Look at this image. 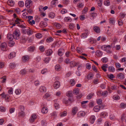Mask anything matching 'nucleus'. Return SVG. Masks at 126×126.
<instances>
[{"label": "nucleus", "mask_w": 126, "mask_h": 126, "mask_svg": "<svg viewBox=\"0 0 126 126\" xmlns=\"http://www.w3.org/2000/svg\"><path fill=\"white\" fill-rule=\"evenodd\" d=\"M112 47V45H104L102 47V48L104 51H106L109 54H110L112 53L111 50V47Z\"/></svg>", "instance_id": "f257e3e1"}, {"label": "nucleus", "mask_w": 126, "mask_h": 126, "mask_svg": "<svg viewBox=\"0 0 126 126\" xmlns=\"http://www.w3.org/2000/svg\"><path fill=\"white\" fill-rule=\"evenodd\" d=\"M13 38L15 40H17L20 37V31L18 29H16L14 31L13 34Z\"/></svg>", "instance_id": "f03ea898"}, {"label": "nucleus", "mask_w": 126, "mask_h": 126, "mask_svg": "<svg viewBox=\"0 0 126 126\" xmlns=\"http://www.w3.org/2000/svg\"><path fill=\"white\" fill-rule=\"evenodd\" d=\"M0 48L3 51L6 50L7 49V48L6 43L5 42H4L1 43L0 45Z\"/></svg>", "instance_id": "7ed1b4c3"}, {"label": "nucleus", "mask_w": 126, "mask_h": 126, "mask_svg": "<svg viewBox=\"0 0 126 126\" xmlns=\"http://www.w3.org/2000/svg\"><path fill=\"white\" fill-rule=\"evenodd\" d=\"M32 1L30 0H27L25 1V6L28 8H29L32 4Z\"/></svg>", "instance_id": "20e7f679"}, {"label": "nucleus", "mask_w": 126, "mask_h": 126, "mask_svg": "<svg viewBox=\"0 0 126 126\" xmlns=\"http://www.w3.org/2000/svg\"><path fill=\"white\" fill-rule=\"evenodd\" d=\"M60 85V82L57 81H55L53 85V87L55 89H57L59 88Z\"/></svg>", "instance_id": "39448f33"}, {"label": "nucleus", "mask_w": 126, "mask_h": 126, "mask_svg": "<svg viewBox=\"0 0 126 126\" xmlns=\"http://www.w3.org/2000/svg\"><path fill=\"white\" fill-rule=\"evenodd\" d=\"M13 21L14 22H12V24L13 26H15L16 25V24H20L19 23V18H17L16 19H13Z\"/></svg>", "instance_id": "423d86ee"}, {"label": "nucleus", "mask_w": 126, "mask_h": 126, "mask_svg": "<svg viewBox=\"0 0 126 126\" xmlns=\"http://www.w3.org/2000/svg\"><path fill=\"white\" fill-rule=\"evenodd\" d=\"M36 118V116L35 114L31 115L29 119L30 122L31 123L33 122Z\"/></svg>", "instance_id": "0eeeda50"}, {"label": "nucleus", "mask_w": 126, "mask_h": 126, "mask_svg": "<svg viewBox=\"0 0 126 126\" xmlns=\"http://www.w3.org/2000/svg\"><path fill=\"white\" fill-rule=\"evenodd\" d=\"M30 59L29 56V55H25L23 57L22 61L23 62H25L28 61Z\"/></svg>", "instance_id": "6e6552de"}, {"label": "nucleus", "mask_w": 126, "mask_h": 126, "mask_svg": "<svg viewBox=\"0 0 126 126\" xmlns=\"http://www.w3.org/2000/svg\"><path fill=\"white\" fill-rule=\"evenodd\" d=\"M78 110V109L77 107L73 108L72 109V114L73 115H74L77 113Z\"/></svg>", "instance_id": "1a4fd4ad"}, {"label": "nucleus", "mask_w": 126, "mask_h": 126, "mask_svg": "<svg viewBox=\"0 0 126 126\" xmlns=\"http://www.w3.org/2000/svg\"><path fill=\"white\" fill-rule=\"evenodd\" d=\"M23 30L24 32L26 31L27 34L29 35H31L32 34L33 32L32 30L29 27L27 29Z\"/></svg>", "instance_id": "9d476101"}, {"label": "nucleus", "mask_w": 126, "mask_h": 126, "mask_svg": "<svg viewBox=\"0 0 126 126\" xmlns=\"http://www.w3.org/2000/svg\"><path fill=\"white\" fill-rule=\"evenodd\" d=\"M93 29L94 31L97 33H99L100 32V28L98 26H94Z\"/></svg>", "instance_id": "9b49d317"}, {"label": "nucleus", "mask_w": 126, "mask_h": 126, "mask_svg": "<svg viewBox=\"0 0 126 126\" xmlns=\"http://www.w3.org/2000/svg\"><path fill=\"white\" fill-rule=\"evenodd\" d=\"M54 106L55 109H57L60 107L58 103V102L57 101V99H55L54 100Z\"/></svg>", "instance_id": "f8f14e48"}, {"label": "nucleus", "mask_w": 126, "mask_h": 126, "mask_svg": "<svg viewBox=\"0 0 126 126\" xmlns=\"http://www.w3.org/2000/svg\"><path fill=\"white\" fill-rule=\"evenodd\" d=\"M117 77L118 79L122 80L124 78V76L123 74L120 73L117 75Z\"/></svg>", "instance_id": "ddd939ff"}, {"label": "nucleus", "mask_w": 126, "mask_h": 126, "mask_svg": "<svg viewBox=\"0 0 126 126\" xmlns=\"http://www.w3.org/2000/svg\"><path fill=\"white\" fill-rule=\"evenodd\" d=\"M16 53L15 52H11L8 56V58L10 59L12 58L15 57Z\"/></svg>", "instance_id": "4468645a"}, {"label": "nucleus", "mask_w": 126, "mask_h": 126, "mask_svg": "<svg viewBox=\"0 0 126 126\" xmlns=\"http://www.w3.org/2000/svg\"><path fill=\"white\" fill-rule=\"evenodd\" d=\"M95 120V117L94 115H92L90 116L89 121L91 124H93Z\"/></svg>", "instance_id": "2eb2a0df"}, {"label": "nucleus", "mask_w": 126, "mask_h": 126, "mask_svg": "<svg viewBox=\"0 0 126 126\" xmlns=\"http://www.w3.org/2000/svg\"><path fill=\"white\" fill-rule=\"evenodd\" d=\"M96 55L98 57H101L103 55V52L99 50H97L95 52Z\"/></svg>", "instance_id": "dca6fc26"}, {"label": "nucleus", "mask_w": 126, "mask_h": 126, "mask_svg": "<svg viewBox=\"0 0 126 126\" xmlns=\"http://www.w3.org/2000/svg\"><path fill=\"white\" fill-rule=\"evenodd\" d=\"M47 23L44 21H42L40 23V26L41 27H45L47 26Z\"/></svg>", "instance_id": "f3484780"}, {"label": "nucleus", "mask_w": 126, "mask_h": 126, "mask_svg": "<svg viewBox=\"0 0 126 126\" xmlns=\"http://www.w3.org/2000/svg\"><path fill=\"white\" fill-rule=\"evenodd\" d=\"M48 111V109L47 107H45L42 108L41 112L43 113L46 114Z\"/></svg>", "instance_id": "a211bd4d"}, {"label": "nucleus", "mask_w": 126, "mask_h": 126, "mask_svg": "<svg viewBox=\"0 0 126 126\" xmlns=\"http://www.w3.org/2000/svg\"><path fill=\"white\" fill-rule=\"evenodd\" d=\"M100 109V107L99 106H96L94 107L93 109L95 112H97Z\"/></svg>", "instance_id": "6ab92c4d"}, {"label": "nucleus", "mask_w": 126, "mask_h": 126, "mask_svg": "<svg viewBox=\"0 0 126 126\" xmlns=\"http://www.w3.org/2000/svg\"><path fill=\"white\" fill-rule=\"evenodd\" d=\"M26 41V37L24 36H22L21 38L20 42L21 43L24 44Z\"/></svg>", "instance_id": "aec40b11"}, {"label": "nucleus", "mask_w": 126, "mask_h": 126, "mask_svg": "<svg viewBox=\"0 0 126 126\" xmlns=\"http://www.w3.org/2000/svg\"><path fill=\"white\" fill-rule=\"evenodd\" d=\"M93 76L94 75L93 73L92 72H90L87 75V78L88 79H90L93 77Z\"/></svg>", "instance_id": "412c9836"}, {"label": "nucleus", "mask_w": 126, "mask_h": 126, "mask_svg": "<svg viewBox=\"0 0 126 126\" xmlns=\"http://www.w3.org/2000/svg\"><path fill=\"white\" fill-rule=\"evenodd\" d=\"M52 52V51L51 49H49L46 51V54L47 56L50 55Z\"/></svg>", "instance_id": "4be33fe9"}, {"label": "nucleus", "mask_w": 126, "mask_h": 126, "mask_svg": "<svg viewBox=\"0 0 126 126\" xmlns=\"http://www.w3.org/2000/svg\"><path fill=\"white\" fill-rule=\"evenodd\" d=\"M58 54L60 56H62L64 53V50L60 49L58 51Z\"/></svg>", "instance_id": "5701e85b"}, {"label": "nucleus", "mask_w": 126, "mask_h": 126, "mask_svg": "<svg viewBox=\"0 0 126 126\" xmlns=\"http://www.w3.org/2000/svg\"><path fill=\"white\" fill-rule=\"evenodd\" d=\"M7 3L9 5L12 6L14 5L15 3L12 0H9L7 1Z\"/></svg>", "instance_id": "b1692460"}, {"label": "nucleus", "mask_w": 126, "mask_h": 126, "mask_svg": "<svg viewBox=\"0 0 126 126\" xmlns=\"http://www.w3.org/2000/svg\"><path fill=\"white\" fill-rule=\"evenodd\" d=\"M78 115L79 117H83L85 116V113L84 112L80 111L78 113Z\"/></svg>", "instance_id": "393cba45"}, {"label": "nucleus", "mask_w": 126, "mask_h": 126, "mask_svg": "<svg viewBox=\"0 0 126 126\" xmlns=\"http://www.w3.org/2000/svg\"><path fill=\"white\" fill-rule=\"evenodd\" d=\"M18 115L19 117H24L25 116L24 112L23 111H21L18 113Z\"/></svg>", "instance_id": "a878e982"}, {"label": "nucleus", "mask_w": 126, "mask_h": 126, "mask_svg": "<svg viewBox=\"0 0 126 126\" xmlns=\"http://www.w3.org/2000/svg\"><path fill=\"white\" fill-rule=\"evenodd\" d=\"M7 37L8 39L10 41L12 40L13 37V35L11 34H8L7 35Z\"/></svg>", "instance_id": "bb28decb"}, {"label": "nucleus", "mask_w": 126, "mask_h": 126, "mask_svg": "<svg viewBox=\"0 0 126 126\" xmlns=\"http://www.w3.org/2000/svg\"><path fill=\"white\" fill-rule=\"evenodd\" d=\"M107 64H103L101 67L102 69L104 71L106 72L107 71L106 68H107Z\"/></svg>", "instance_id": "cd10ccee"}, {"label": "nucleus", "mask_w": 126, "mask_h": 126, "mask_svg": "<svg viewBox=\"0 0 126 126\" xmlns=\"http://www.w3.org/2000/svg\"><path fill=\"white\" fill-rule=\"evenodd\" d=\"M40 91L41 92H45L46 90V88L44 86H41L39 89Z\"/></svg>", "instance_id": "c85d7f7f"}, {"label": "nucleus", "mask_w": 126, "mask_h": 126, "mask_svg": "<svg viewBox=\"0 0 126 126\" xmlns=\"http://www.w3.org/2000/svg\"><path fill=\"white\" fill-rule=\"evenodd\" d=\"M54 26L56 28L58 29H60L61 27L60 24L57 23H55L54 24Z\"/></svg>", "instance_id": "c756f323"}, {"label": "nucleus", "mask_w": 126, "mask_h": 126, "mask_svg": "<svg viewBox=\"0 0 126 126\" xmlns=\"http://www.w3.org/2000/svg\"><path fill=\"white\" fill-rule=\"evenodd\" d=\"M46 41L48 43H50L53 41V39L51 37H50L47 38Z\"/></svg>", "instance_id": "7c9ffc66"}, {"label": "nucleus", "mask_w": 126, "mask_h": 126, "mask_svg": "<svg viewBox=\"0 0 126 126\" xmlns=\"http://www.w3.org/2000/svg\"><path fill=\"white\" fill-rule=\"evenodd\" d=\"M16 66V65L14 63H11L9 65L10 68L11 69H14Z\"/></svg>", "instance_id": "2f4dec72"}, {"label": "nucleus", "mask_w": 126, "mask_h": 126, "mask_svg": "<svg viewBox=\"0 0 126 126\" xmlns=\"http://www.w3.org/2000/svg\"><path fill=\"white\" fill-rule=\"evenodd\" d=\"M79 90L77 88L74 89L73 90V94L75 95H77L79 93Z\"/></svg>", "instance_id": "473e14b6"}, {"label": "nucleus", "mask_w": 126, "mask_h": 126, "mask_svg": "<svg viewBox=\"0 0 126 126\" xmlns=\"http://www.w3.org/2000/svg\"><path fill=\"white\" fill-rule=\"evenodd\" d=\"M35 49V47L33 46H31L28 48V50L31 52L33 51Z\"/></svg>", "instance_id": "72a5a7b5"}, {"label": "nucleus", "mask_w": 126, "mask_h": 126, "mask_svg": "<svg viewBox=\"0 0 126 126\" xmlns=\"http://www.w3.org/2000/svg\"><path fill=\"white\" fill-rule=\"evenodd\" d=\"M108 94V92L107 91H104L101 93V96L105 97Z\"/></svg>", "instance_id": "f704fd0d"}, {"label": "nucleus", "mask_w": 126, "mask_h": 126, "mask_svg": "<svg viewBox=\"0 0 126 126\" xmlns=\"http://www.w3.org/2000/svg\"><path fill=\"white\" fill-rule=\"evenodd\" d=\"M64 19V20L67 22H70L72 20L71 18L69 17H65Z\"/></svg>", "instance_id": "c9c22d12"}, {"label": "nucleus", "mask_w": 126, "mask_h": 126, "mask_svg": "<svg viewBox=\"0 0 126 126\" xmlns=\"http://www.w3.org/2000/svg\"><path fill=\"white\" fill-rule=\"evenodd\" d=\"M115 20L113 18H111L109 19V22L110 23L114 25L115 22Z\"/></svg>", "instance_id": "e433bc0d"}, {"label": "nucleus", "mask_w": 126, "mask_h": 126, "mask_svg": "<svg viewBox=\"0 0 126 126\" xmlns=\"http://www.w3.org/2000/svg\"><path fill=\"white\" fill-rule=\"evenodd\" d=\"M5 100L6 102H9V99L10 98V96L8 94H7L5 95Z\"/></svg>", "instance_id": "4c0bfd02"}, {"label": "nucleus", "mask_w": 126, "mask_h": 126, "mask_svg": "<svg viewBox=\"0 0 126 126\" xmlns=\"http://www.w3.org/2000/svg\"><path fill=\"white\" fill-rule=\"evenodd\" d=\"M108 70L110 71L113 72L115 71V69L114 67L112 66H110L109 67Z\"/></svg>", "instance_id": "58836bf2"}, {"label": "nucleus", "mask_w": 126, "mask_h": 126, "mask_svg": "<svg viewBox=\"0 0 126 126\" xmlns=\"http://www.w3.org/2000/svg\"><path fill=\"white\" fill-rule=\"evenodd\" d=\"M72 92L71 91H68L66 93V95L69 97H71L72 96Z\"/></svg>", "instance_id": "ea45409f"}, {"label": "nucleus", "mask_w": 126, "mask_h": 126, "mask_svg": "<svg viewBox=\"0 0 126 126\" xmlns=\"http://www.w3.org/2000/svg\"><path fill=\"white\" fill-rule=\"evenodd\" d=\"M94 94L93 93H91L88 94L87 96V98L88 99H90L94 95Z\"/></svg>", "instance_id": "a19ab883"}, {"label": "nucleus", "mask_w": 126, "mask_h": 126, "mask_svg": "<svg viewBox=\"0 0 126 126\" xmlns=\"http://www.w3.org/2000/svg\"><path fill=\"white\" fill-rule=\"evenodd\" d=\"M101 60L102 62L103 63H107L108 61V58L106 57L102 58L101 59Z\"/></svg>", "instance_id": "79ce46f5"}, {"label": "nucleus", "mask_w": 126, "mask_h": 126, "mask_svg": "<svg viewBox=\"0 0 126 126\" xmlns=\"http://www.w3.org/2000/svg\"><path fill=\"white\" fill-rule=\"evenodd\" d=\"M104 4L107 6H109L110 5V2L109 0H106L104 2Z\"/></svg>", "instance_id": "37998d69"}, {"label": "nucleus", "mask_w": 126, "mask_h": 126, "mask_svg": "<svg viewBox=\"0 0 126 126\" xmlns=\"http://www.w3.org/2000/svg\"><path fill=\"white\" fill-rule=\"evenodd\" d=\"M75 83V81L74 79H71L70 81V84L72 86L74 85Z\"/></svg>", "instance_id": "c03bdc74"}, {"label": "nucleus", "mask_w": 126, "mask_h": 126, "mask_svg": "<svg viewBox=\"0 0 126 126\" xmlns=\"http://www.w3.org/2000/svg\"><path fill=\"white\" fill-rule=\"evenodd\" d=\"M20 74L22 75H24L26 74L27 73V71L25 69H23L21 70L20 71Z\"/></svg>", "instance_id": "a18cd8bd"}, {"label": "nucleus", "mask_w": 126, "mask_h": 126, "mask_svg": "<svg viewBox=\"0 0 126 126\" xmlns=\"http://www.w3.org/2000/svg\"><path fill=\"white\" fill-rule=\"evenodd\" d=\"M60 116L61 117H63V116H65L67 115V112L66 111H63L60 113Z\"/></svg>", "instance_id": "49530a36"}, {"label": "nucleus", "mask_w": 126, "mask_h": 126, "mask_svg": "<svg viewBox=\"0 0 126 126\" xmlns=\"http://www.w3.org/2000/svg\"><path fill=\"white\" fill-rule=\"evenodd\" d=\"M126 107V104L124 103H122L120 104V107L122 109H124Z\"/></svg>", "instance_id": "de8ad7c7"}, {"label": "nucleus", "mask_w": 126, "mask_h": 126, "mask_svg": "<svg viewBox=\"0 0 126 126\" xmlns=\"http://www.w3.org/2000/svg\"><path fill=\"white\" fill-rule=\"evenodd\" d=\"M69 26L70 29L73 30L74 27V25L73 23H71L69 24Z\"/></svg>", "instance_id": "09e8293b"}, {"label": "nucleus", "mask_w": 126, "mask_h": 126, "mask_svg": "<svg viewBox=\"0 0 126 126\" xmlns=\"http://www.w3.org/2000/svg\"><path fill=\"white\" fill-rule=\"evenodd\" d=\"M76 64L77 63L74 62H71L70 63V65L71 67L75 66Z\"/></svg>", "instance_id": "8fccbe9b"}, {"label": "nucleus", "mask_w": 126, "mask_h": 126, "mask_svg": "<svg viewBox=\"0 0 126 126\" xmlns=\"http://www.w3.org/2000/svg\"><path fill=\"white\" fill-rule=\"evenodd\" d=\"M88 8L87 7H85L82 11V13L85 14H86L88 11Z\"/></svg>", "instance_id": "3c124183"}, {"label": "nucleus", "mask_w": 126, "mask_h": 126, "mask_svg": "<svg viewBox=\"0 0 126 126\" xmlns=\"http://www.w3.org/2000/svg\"><path fill=\"white\" fill-rule=\"evenodd\" d=\"M49 16L51 18H53L55 16V14L53 13H50L49 14Z\"/></svg>", "instance_id": "603ef678"}, {"label": "nucleus", "mask_w": 126, "mask_h": 126, "mask_svg": "<svg viewBox=\"0 0 126 126\" xmlns=\"http://www.w3.org/2000/svg\"><path fill=\"white\" fill-rule=\"evenodd\" d=\"M35 36L38 38H40L42 37V35L41 33H39L36 34Z\"/></svg>", "instance_id": "864d4df0"}, {"label": "nucleus", "mask_w": 126, "mask_h": 126, "mask_svg": "<svg viewBox=\"0 0 126 126\" xmlns=\"http://www.w3.org/2000/svg\"><path fill=\"white\" fill-rule=\"evenodd\" d=\"M20 7H22L24 5V3L22 1H19L18 3Z\"/></svg>", "instance_id": "5fc2aeb1"}, {"label": "nucleus", "mask_w": 126, "mask_h": 126, "mask_svg": "<svg viewBox=\"0 0 126 126\" xmlns=\"http://www.w3.org/2000/svg\"><path fill=\"white\" fill-rule=\"evenodd\" d=\"M97 104L100 105L102 103V100L101 99H97L96 100Z\"/></svg>", "instance_id": "6e6d98bb"}, {"label": "nucleus", "mask_w": 126, "mask_h": 126, "mask_svg": "<svg viewBox=\"0 0 126 126\" xmlns=\"http://www.w3.org/2000/svg\"><path fill=\"white\" fill-rule=\"evenodd\" d=\"M87 36V34L86 33H82L81 35V37L83 39L86 38Z\"/></svg>", "instance_id": "4d7b16f0"}, {"label": "nucleus", "mask_w": 126, "mask_h": 126, "mask_svg": "<svg viewBox=\"0 0 126 126\" xmlns=\"http://www.w3.org/2000/svg\"><path fill=\"white\" fill-rule=\"evenodd\" d=\"M50 59L49 58H45L44 61V62L46 63H48Z\"/></svg>", "instance_id": "13d9d810"}, {"label": "nucleus", "mask_w": 126, "mask_h": 126, "mask_svg": "<svg viewBox=\"0 0 126 126\" xmlns=\"http://www.w3.org/2000/svg\"><path fill=\"white\" fill-rule=\"evenodd\" d=\"M77 6L79 8H80L83 7V4L82 3L80 2L77 4Z\"/></svg>", "instance_id": "bf43d9fd"}, {"label": "nucleus", "mask_w": 126, "mask_h": 126, "mask_svg": "<svg viewBox=\"0 0 126 126\" xmlns=\"http://www.w3.org/2000/svg\"><path fill=\"white\" fill-rule=\"evenodd\" d=\"M39 49L41 51H44L45 50V48L44 46H41L39 47Z\"/></svg>", "instance_id": "052dcab7"}, {"label": "nucleus", "mask_w": 126, "mask_h": 126, "mask_svg": "<svg viewBox=\"0 0 126 126\" xmlns=\"http://www.w3.org/2000/svg\"><path fill=\"white\" fill-rule=\"evenodd\" d=\"M55 69L57 70H60V66L59 64L56 65L55 67Z\"/></svg>", "instance_id": "680f3d73"}, {"label": "nucleus", "mask_w": 126, "mask_h": 126, "mask_svg": "<svg viewBox=\"0 0 126 126\" xmlns=\"http://www.w3.org/2000/svg\"><path fill=\"white\" fill-rule=\"evenodd\" d=\"M21 92V91L20 89H16L15 91V93L17 95H18L20 94Z\"/></svg>", "instance_id": "e2e57ef3"}, {"label": "nucleus", "mask_w": 126, "mask_h": 126, "mask_svg": "<svg viewBox=\"0 0 126 126\" xmlns=\"http://www.w3.org/2000/svg\"><path fill=\"white\" fill-rule=\"evenodd\" d=\"M113 98L114 99L117 100L119 99L120 97L119 96L114 95L113 96Z\"/></svg>", "instance_id": "0e129e2a"}, {"label": "nucleus", "mask_w": 126, "mask_h": 126, "mask_svg": "<svg viewBox=\"0 0 126 126\" xmlns=\"http://www.w3.org/2000/svg\"><path fill=\"white\" fill-rule=\"evenodd\" d=\"M5 111V109L4 107L2 106L0 107V111L2 112H4Z\"/></svg>", "instance_id": "69168bd1"}, {"label": "nucleus", "mask_w": 126, "mask_h": 126, "mask_svg": "<svg viewBox=\"0 0 126 126\" xmlns=\"http://www.w3.org/2000/svg\"><path fill=\"white\" fill-rule=\"evenodd\" d=\"M28 23L31 25H32L33 24H34L35 23V22L33 20H32L31 21H28Z\"/></svg>", "instance_id": "338daca9"}, {"label": "nucleus", "mask_w": 126, "mask_h": 126, "mask_svg": "<svg viewBox=\"0 0 126 126\" xmlns=\"http://www.w3.org/2000/svg\"><path fill=\"white\" fill-rule=\"evenodd\" d=\"M96 16V13H92L91 15V17H92L91 19H94V17H95Z\"/></svg>", "instance_id": "774afa93"}]
</instances>
